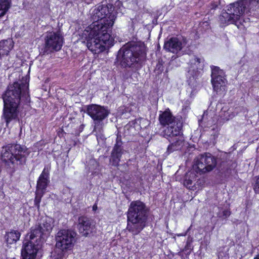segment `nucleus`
<instances>
[{
	"label": "nucleus",
	"instance_id": "f257e3e1",
	"mask_svg": "<svg viewBox=\"0 0 259 259\" xmlns=\"http://www.w3.org/2000/svg\"><path fill=\"white\" fill-rule=\"evenodd\" d=\"M3 98L4 103L3 116L8 126L11 121L17 118L18 107L21 100L25 103L30 101L28 83L26 80L14 82L8 87Z\"/></svg>",
	"mask_w": 259,
	"mask_h": 259
},
{
	"label": "nucleus",
	"instance_id": "f03ea898",
	"mask_svg": "<svg viewBox=\"0 0 259 259\" xmlns=\"http://www.w3.org/2000/svg\"><path fill=\"white\" fill-rule=\"evenodd\" d=\"M52 229V220L50 218H46L38 225L31 228L30 232L28 234L29 239H26L22 249V259H35L38 250Z\"/></svg>",
	"mask_w": 259,
	"mask_h": 259
},
{
	"label": "nucleus",
	"instance_id": "7ed1b4c3",
	"mask_svg": "<svg viewBox=\"0 0 259 259\" xmlns=\"http://www.w3.org/2000/svg\"><path fill=\"white\" fill-rule=\"evenodd\" d=\"M145 45L141 42H130L124 45L118 52L117 61L123 67L139 69L146 58Z\"/></svg>",
	"mask_w": 259,
	"mask_h": 259
},
{
	"label": "nucleus",
	"instance_id": "20e7f679",
	"mask_svg": "<svg viewBox=\"0 0 259 259\" xmlns=\"http://www.w3.org/2000/svg\"><path fill=\"white\" fill-rule=\"evenodd\" d=\"M112 24V22L107 25H100L97 27H90V32L85 30L83 35L87 37V46L94 54H98L104 51L106 47L113 45L114 39L108 31Z\"/></svg>",
	"mask_w": 259,
	"mask_h": 259
},
{
	"label": "nucleus",
	"instance_id": "39448f33",
	"mask_svg": "<svg viewBox=\"0 0 259 259\" xmlns=\"http://www.w3.org/2000/svg\"><path fill=\"white\" fill-rule=\"evenodd\" d=\"M257 0H241L228 6L227 12H224L220 17L222 23H233L237 25L239 22L242 24L245 22L243 17L251 11L257 8Z\"/></svg>",
	"mask_w": 259,
	"mask_h": 259
},
{
	"label": "nucleus",
	"instance_id": "423d86ee",
	"mask_svg": "<svg viewBox=\"0 0 259 259\" xmlns=\"http://www.w3.org/2000/svg\"><path fill=\"white\" fill-rule=\"evenodd\" d=\"M127 218V229L133 235L138 234L145 227L147 220V209L145 204L139 201L131 202Z\"/></svg>",
	"mask_w": 259,
	"mask_h": 259
},
{
	"label": "nucleus",
	"instance_id": "0eeeda50",
	"mask_svg": "<svg viewBox=\"0 0 259 259\" xmlns=\"http://www.w3.org/2000/svg\"><path fill=\"white\" fill-rule=\"evenodd\" d=\"M30 154L28 149L24 145L19 144H10L4 146L1 151L3 161L14 166L23 165Z\"/></svg>",
	"mask_w": 259,
	"mask_h": 259
},
{
	"label": "nucleus",
	"instance_id": "6e6552de",
	"mask_svg": "<svg viewBox=\"0 0 259 259\" xmlns=\"http://www.w3.org/2000/svg\"><path fill=\"white\" fill-rule=\"evenodd\" d=\"M110 11L106 6H99L95 8L92 12L93 23L90 27H97L100 25H107L112 22V24L108 28V31H110L115 19L114 14L110 13Z\"/></svg>",
	"mask_w": 259,
	"mask_h": 259
},
{
	"label": "nucleus",
	"instance_id": "1a4fd4ad",
	"mask_svg": "<svg viewBox=\"0 0 259 259\" xmlns=\"http://www.w3.org/2000/svg\"><path fill=\"white\" fill-rule=\"evenodd\" d=\"M217 159L209 153H204L196 157L193 167L197 173L203 174L212 171L217 165Z\"/></svg>",
	"mask_w": 259,
	"mask_h": 259
},
{
	"label": "nucleus",
	"instance_id": "9d476101",
	"mask_svg": "<svg viewBox=\"0 0 259 259\" xmlns=\"http://www.w3.org/2000/svg\"><path fill=\"white\" fill-rule=\"evenodd\" d=\"M76 233L70 230H61L56 235V246L63 252L72 249L75 242Z\"/></svg>",
	"mask_w": 259,
	"mask_h": 259
},
{
	"label": "nucleus",
	"instance_id": "9b49d317",
	"mask_svg": "<svg viewBox=\"0 0 259 259\" xmlns=\"http://www.w3.org/2000/svg\"><path fill=\"white\" fill-rule=\"evenodd\" d=\"M182 128V123L176 122L169 109L163 112V136H177L181 133Z\"/></svg>",
	"mask_w": 259,
	"mask_h": 259
},
{
	"label": "nucleus",
	"instance_id": "f8f14e48",
	"mask_svg": "<svg viewBox=\"0 0 259 259\" xmlns=\"http://www.w3.org/2000/svg\"><path fill=\"white\" fill-rule=\"evenodd\" d=\"M45 40V52L49 53L61 50L63 43V37L60 31L48 32Z\"/></svg>",
	"mask_w": 259,
	"mask_h": 259
},
{
	"label": "nucleus",
	"instance_id": "ddd939ff",
	"mask_svg": "<svg viewBox=\"0 0 259 259\" xmlns=\"http://www.w3.org/2000/svg\"><path fill=\"white\" fill-rule=\"evenodd\" d=\"M211 83L213 90L217 93L222 94L225 91L227 79L223 70L217 66L211 67Z\"/></svg>",
	"mask_w": 259,
	"mask_h": 259
},
{
	"label": "nucleus",
	"instance_id": "4468645a",
	"mask_svg": "<svg viewBox=\"0 0 259 259\" xmlns=\"http://www.w3.org/2000/svg\"><path fill=\"white\" fill-rule=\"evenodd\" d=\"M87 112L95 121V130H98L100 131L102 128L100 122L107 117L109 113L108 110L104 107L92 105L88 107Z\"/></svg>",
	"mask_w": 259,
	"mask_h": 259
},
{
	"label": "nucleus",
	"instance_id": "2eb2a0df",
	"mask_svg": "<svg viewBox=\"0 0 259 259\" xmlns=\"http://www.w3.org/2000/svg\"><path fill=\"white\" fill-rule=\"evenodd\" d=\"M122 144L121 137L120 135L117 134L116 143L113 148L110 158V163L113 166H116L118 165L121 155L124 153V150L123 149Z\"/></svg>",
	"mask_w": 259,
	"mask_h": 259
},
{
	"label": "nucleus",
	"instance_id": "dca6fc26",
	"mask_svg": "<svg viewBox=\"0 0 259 259\" xmlns=\"http://www.w3.org/2000/svg\"><path fill=\"white\" fill-rule=\"evenodd\" d=\"M78 228L80 234L87 237L92 232L94 225L92 224L89 218L81 216L78 218Z\"/></svg>",
	"mask_w": 259,
	"mask_h": 259
},
{
	"label": "nucleus",
	"instance_id": "f3484780",
	"mask_svg": "<svg viewBox=\"0 0 259 259\" xmlns=\"http://www.w3.org/2000/svg\"><path fill=\"white\" fill-rule=\"evenodd\" d=\"M203 59L193 56L190 61V68L188 73L193 78L196 77L199 73V69L203 67Z\"/></svg>",
	"mask_w": 259,
	"mask_h": 259
},
{
	"label": "nucleus",
	"instance_id": "a211bd4d",
	"mask_svg": "<svg viewBox=\"0 0 259 259\" xmlns=\"http://www.w3.org/2000/svg\"><path fill=\"white\" fill-rule=\"evenodd\" d=\"M49 182V171L45 167L37 180L36 191L45 193Z\"/></svg>",
	"mask_w": 259,
	"mask_h": 259
},
{
	"label": "nucleus",
	"instance_id": "6ab92c4d",
	"mask_svg": "<svg viewBox=\"0 0 259 259\" xmlns=\"http://www.w3.org/2000/svg\"><path fill=\"white\" fill-rule=\"evenodd\" d=\"M182 42L177 37H172L164 43V48L174 53H177L182 49Z\"/></svg>",
	"mask_w": 259,
	"mask_h": 259
},
{
	"label": "nucleus",
	"instance_id": "aec40b11",
	"mask_svg": "<svg viewBox=\"0 0 259 259\" xmlns=\"http://www.w3.org/2000/svg\"><path fill=\"white\" fill-rule=\"evenodd\" d=\"M234 116L233 112L227 107H223L219 115L218 122L220 123L228 121Z\"/></svg>",
	"mask_w": 259,
	"mask_h": 259
},
{
	"label": "nucleus",
	"instance_id": "412c9836",
	"mask_svg": "<svg viewBox=\"0 0 259 259\" xmlns=\"http://www.w3.org/2000/svg\"><path fill=\"white\" fill-rule=\"evenodd\" d=\"M12 40H3L0 42V60L4 56H7L13 48Z\"/></svg>",
	"mask_w": 259,
	"mask_h": 259
},
{
	"label": "nucleus",
	"instance_id": "4be33fe9",
	"mask_svg": "<svg viewBox=\"0 0 259 259\" xmlns=\"http://www.w3.org/2000/svg\"><path fill=\"white\" fill-rule=\"evenodd\" d=\"M20 237V233L16 230H11L8 232L6 236V240L8 244H12L19 240Z\"/></svg>",
	"mask_w": 259,
	"mask_h": 259
},
{
	"label": "nucleus",
	"instance_id": "5701e85b",
	"mask_svg": "<svg viewBox=\"0 0 259 259\" xmlns=\"http://www.w3.org/2000/svg\"><path fill=\"white\" fill-rule=\"evenodd\" d=\"M164 137L165 136H164ZM167 139L170 143H175L176 145H180V148H182L184 145V138L182 136V132H181L179 135L166 136Z\"/></svg>",
	"mask_w": 259,
	"mask_h": 259
},
{
	"label": "nucleus",
	"instance_id": "b1692460",
	"mask_svg": "<svg viewBox=\"0 0 259 259\" xmlns=\"http://www.w3.org/2000/svg\"><path fill=\"white\" fill-rule=\"evenodd\" d=\"M11 6V0H0V17L4 16Z\"/></svg>",
	"mask_w": 259,
	"mask_h": 259
},
{
	"label": "nucleus",
	"instance_id": "393cba45",
	"mask_svg": "<svg viewBox=\"0 0 259 259\" xmlns=\"http://www.w3.org/2000/svg\"><path fill=\"white\" fill-rule=\"evenodd\" d=\"M195 177V175L193 172H190L189 174H187L184 181V185L189 189L192 187L193 180L192 179H194Z\"/></svg>",
	"mask_w": 259,
	"mask_h": 259
},
{
	"label": "nucleus",
	"instance_id": "a878e982",
	"mask_svg": "<svg viewBox=\"0 0 259 259\" xmlns=\"http://www.w3.org/2000/svg\"><path fill=\"white\" fill-rule=\"evenodd\" d=\"M87 166L89 167V170L93 172H97L98 170L99 164L95 159H90Z\"/></svg>",
	"mask_w": 259,
	"mask_h": 259
},
{
	"label": "nucleus",
	"instance_id": "bb28decb",
	"mask_svg": "<svg viewBox=\"0 0 259 259\" xmlns=\"http://www.w3.org/2000/svg\"><path fill=\"white\" fill-rule=\"evenodd\" d=\"M170 144L168 146L166 152H165V154L168 155L170 153L181 150L182 148H180V145L178 144L177 146L175 145V143H170Z\"/></svg>",
	"mask_w": 259,
	"mask_h": 259
},
{
	"label": "nucleus",
	"instance_id": "cd10ccee",
	"mask_svg": "<svg viewBox=\"0 0 259 259\" xmlns=\"http://www.w3.org/2000/svg\"><path fill=\"white\" fill-rule=\"evenodd\" d=\"M44 193H45L41 192L40 191H36V196L34 200V204L36 206H37V208H39V203L41 201V197Z\"/></svg>",
	"mask_w": 259,
	"mask_h": 259
},
{
	"label": "nucleus",
	"instance_id": "c85d7f7f",
	"mask_svg": "<svg viewBox=\"0 0 259 259\" xmlns=\"http://www.w3.org/2000/svg\"><path fill=\"white\" fill-rule=\"evenodd\" d=\"M231 212L228 209L223 210L220 211L218 214V217L222 218V219H226L228 217L230 216Z\"/></svg>",
	"mask_w": 259,
	"mask_h": 259
},
{
	"label": "nucleus",
	"instance_id": "c756f323",
	"mask_svg": "<svg viewBox=\"0 0 259 259\" xmlns=\"http://www.w3.org/2000/svg\"><path fill=\"white\" fill-rule=\"evenodd\" d=\"M192 249L191 242L187 241L184 248L183 249V251L186 252L187 254H189L190 253Z\"/></svg>",
	"mask_w": 259,
	"mask_h": 259
},
{
	"label": "nucleus",
	"instance_id": "7c9ffc66",
	"mask_svg": "<svg viewBox=\"0 0 259 259\" xmlns=\"http://www.w3.org/2000/svg\"><path fill=\"white\" fill-rule=\"evenodd\" d=\"M253 190L255 193H259V176L255 178Z\"/></svg>",
	"mask_w": 259,
	"mask_h": 259
},
{
	"label": "nucleus",
	"instance_id": "2f4dec72",
	"mask_svg": "<svg viewBox=\"0 0 259 259\" xmlns=\"http://www.w3.org/2000/svg\"><path fill=\"white\" fill-rule=\"evenodd\" d=\"M160 64L157 65L156 67V69L154 71V73H155V75H160L161 71L160 69Z\"/></svg>",
	"mask_w": 259,
	"mask_h": 259
},
{
	"label": "nucleus",
	"instance_id": "473e14b6",
	"mask_svg": "<svg viewBox=\"0 0 259 259\" xmlns=\"http://www.w3.org/2000/svg\"><path fill=\"white\" fill-rule=\"evenodd\" d=\"M159 122L162 124V113H160L159 115Z\"/></svg>",
	"mask_w": 259,
	"mask_h": 259
},
{
	"label": "nucleus",
	"instance_id": "72a5a7b5",
	"mask_svg": "<svg viewBox=\"0 0 259 259\" xmlns=\"http://www.w3.org/2000/svg\"><path fill=\"white\" fill-rule=\"evenodd\" d=\"M97 208H98L97 205V204H95L93 206V210L95 211L97 209Z\"/></svg>",
	"mask_w": 259,
	"mask_h": 259
},
{
	"label": "nucleus",
	"instance_id": "f704fd0d",
	"mask_svg": "<svg viewBox=\"0 0 259 259\" xmlns=\"http://www.w3.org/2000/svg\"><path fill=\"white\" fill-rule=\"evenodd\" d=\"M254 259H259V254H258L256 256H255Z\"/></svg>",
	"mask_w": 259,
	"mask_h": 259
},
{
	"label": "nucleus",
	"instance_id": "c9c22d12",
	"mask_svg": "<svg viewBox=\"0 0 259 259\" xmlns=\"http://www.w3.org/2000/svg\"><path fill=\"white\" fill-rule=\"evenodd\" d=\"M161 32H162V28H161V30H160V33H159V36L160 35V34H161Z\"/></svg>",
	"mask_w": 259,
	"mask_h": 259
},
{
	"label": "nucleus",
	"instance_id": "e433bc0d",
	"mask_svg": "<svg viewBox=\"0 0 259 259\" xmlns=\"http://www.w3.org/2000/svg\"><path fill=\"white\" fill-rule=\"evenodd\" d=\"M158 48H160V45H159V44H158Z\"/></svg>",
	"mask_w": 259,
	"mask_h": 259
}]
</instances>
